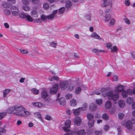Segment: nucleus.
Here are the masks:
<instances>
[{
    "label": "nucleus",
    "instance_id": "obj_1",
    "mask_svg": "<svg viewBox=\"0 0 135 135\" xmlns=\"http://www.w3.org/2000/svg\"><path fill=\"white\" fill-rule=\"evenodd\" d=\"M106 89L103 88L101 89V91L102 92V94L104 97H107L109 100H112L114 101H116L118 99L119 95L118 94H114L113 91H109L107 93L105 92Z\"/></svg>",
    "mask_w": 135,
    "mask_h": 135
},
{
    "label": "nucleus",
    "instance_id": "obj_2",
    "mask_svg": "<svg viewBox=\"0 0 135 135\" xmlns=\"http://www.w3.org/2000/svg\"><path fill=\"white\" fill-rule=\"evenodd\" d=\"M25 108L20 105H16L9 107L7 112L9 113H12L13 114L20 117L22 110Z\"/></svg>",
    "mask_w": 135,
    "mask_h": 135
},
{
    "label": "nucleus",
    "instance_id": "obj_3",
    "mask_svg": "<svg viewBox=\"0 0 135 135\" xmlns=\"http://www.w3.org/2000/svg\"><path fill=\"white\" fill-rule=\"evenodd\" d=\"M85 134L86 132L84 130H80L78 131H68L64 135H85Z\"/></svg>",
    "mask_w": 135,
    "mask_h": 135
},
{
    "label": "nucleus",
    "instance_id": "obj_4",
    "mask_svg": "<svg viewBox=\"0 0 135 135\" xmlns=\"http://www.w3.org/2000/svg\"><path fill=\"white\" fill-rule=\"evenodd\" d=\"M87 117L89 120L88 122V126L89 127H92L93 126L94 120H93L94 116L91 113H88L87 115Z\"/></svg>",
    "mask_w": 135,
    "mask_h": 135
},
{
    "label": "nucleus",
    "instance_id": "obj_5",
    "mask_svg": "<svg viewBox=\"0 0 135 135\" xmlns=\"http://www.w3.org/2000/svg\"><path fill=\"white\" fill-rule=\"evenodd\" d=\"M41 97L44 99L47 102H49L51 100L50 98L48 97L47 92L45 90H43L41 93Z\"/></svg>",
    "mask_w": 135,
    "mask_h": 135
},
{
    "label": "nucleus",
    "instance_id": "obj_6",
    "mask_svg": "<svg viewBox=\"0 0 135 135\" xmlns=\"http://www.w3.org/2000/svg\"><path fill=\"white\" fill-rule=\"evenodd\" d=\"M65 125L66 126H64L62 127V129L65 132L68 133V131H70L68 128L70 127L71 124V121L69 120H67L65 122Z\"/></svg>",
    "mask_w": 135,
    "mask_h": 135
},
{
    "label": "nucleus",
    "instance_id": "obj_7",
    "mask_svg": "<svg viewBox=\"0 0 135 135\" xmlns=\"http://www.w3.org/2000/svg\"><path fill=\"white\" fill-rule=\"evenodd\" d=\"M68 84V82L67 81H61L59 84V86L62 90L65 89Z\"/></svg>",
    "mask_w": 135,
    "mask_h": 135
},
{
    "label": "nucleus",
    "instance_id": "obj_8",
    "mask_svg": "<svg viewBox=\"0 0 135 135\" xmlns=\"http://www.w3.org/2000/svg\"><path fill=\"white\" fill-rule=\"evenodd\" d=\"M124 87L123 85L119 84L115 86L114 90L116 92H121L124 91Z\"/></svg>",
    "mask_w": 135,
    "mask_h": 135
},
{
    "label": "nucleus",
    "instance_id": "obj_9",
    "mask_svg": "<svg viewBox=\"0 0 135 135\" xmlns=\"http://www.w3.org/2000/svg\"><path fill=\"white\" fill-rule=\"evenodd\" d=\"M112 5V3L109 1H107V0H103L102 6L103 7H109L110 8H111Z\"/></svg>",
    "mask_w": 135,
    "mask_h": 135
},
{
    "label": "nucleus",
    "instance_id": "obj_10",
    "mask_svg": "<svg viewBox=\"0 0 135 135\" xmlns=\"http://www.w3.org/2000/svg\"><path fill=\"white\" fill-rule=\"evenodd\" d=\"M58 89V85L57 84H55L51 89L50 91V93L51 94L56 93Z\"/></svg>",
    "mask_w": 135,
    "mask_h": 135
},
{
    "label": "nucleus",
    "instance_id": "obj_11",
    "mask_svg": "<svg viewBox=\"0 0 135 135\" xmlns=\"http://www.w3.org/2000/svg\"><path fill=\"white\" fill-rule=\"evenodd\" d=\"M109 9H107L105 11V16L103 20L105 22H108L111 18L110 14L109 13Z\"/></svg>",
    "mask_w": 135,
    "mask_h": 135
},
{
    "label": "nucleus",
    "instance_id": "obj_12",
    "mask_svg": "<svg viewBox=\"0 0 135 135\" xmlns=\"http://www.w3.org/2000/svg\"><path fill=\"white\" fill-rule=\"evenodd\" d=\"M133 85L135 86L133 87V90L130 89H128L127 90V93L128 94L132 95L135 94V82L133 83Z\"/></svg>",
    "mask_w": 135,
    "mask_h": 135
},
{
    "label": "nucleus",
    "instance_id": "obj_13",
    "mask_svg": "<svg viewBox=\"0 0 135 135\" xmlns=\"http://www.w3.org/2000/svg\"><path fill=\"white\" fill-rule=\"evenodd\" d=\"M57 10H54L53 11L51 14L47 16V19L49 20H51L54 18L57 13Z\"/></svg>",
    "mask_w": 135,
    "mask_h": 135
},
{
    "label": "nucleus",
    "instance_id": "obj_14",
    "mask_svg": "<svg viewBox=\"0 0 135 135\" xmlns=\"http://www.w3.org/2000/svg\"><path fill=\"white\" fill-rule=\"evenodd\" d=\"M126 127L128 130H131L132 129L133 126L131 121L128 120L127 122Z\"/></svg>",
    "mask_w": 135,
    "mask_h": 135
},
{
    "label": "nucleus",
    "instance_id": "obj_15",
    "mask_svg": "<svg viewBox=\"0 0 135 135\" xmlns=\"http://www.w3.org/2000/svg\"><path fill=\"white\" fill-rule=\"evenodd\" d=\"M31 114V113L29 111L24 110V109L22 110V112L21 114L20 117H26L27 116L30 115Z\"/></svg>",
    "mask_w": 135,
    "mask_h": 135
},
{
    "label": "nucleus",
    "instance_id": "obj_16",
    "mask_svg": "<svg viewBox=\"0 0 135 135\" xmlns=\"http://www.w3.org/2000/svg\"><path fill=\"white\" fill-rule=\"evenodd\" d=\"M73 113L75 116L79 115L80 114V112L81 110L80 107L76 109L73 110Z\"/></svg>",
    "mask_w": 135,
    "mask_h": 135
},
{
    "label": "nucleus",
    "instance_id": "obj_17",
    "mask_svg": "<svg viewBox=\"0 0 135 135\" xmlns=\"http://www.w3.org/2000/svg\"><path fill=\"white\" fill-rule=\"evenodd\" d=\"M82 122V119L78 117H76L74 119V123L77 125H79Z\"/></svg>",
    "mask_w": 135,
    "mask_h": 135
},
{
    "label": "nucleus",
    "instance_id": "obj_18",
    "mask_svg": "<svg viewBox=\"0 0 135 135\" xmlns=\"http://www.w3.org/2000/svg\"><path fill=\"white\" fill-rule=\"evenodd\" d=\"M30 14L33 17H38V14L36 9H33L31 11Z\"/></svg>",
    "mask_w": 135,
    "mask_h": 135
},
{
    "label": "nucleus",
    "instance_id": "obj_19",
    "mask_svg": "<svg viewBox=\"0 0 135 135\" xmlns=\"http://www.w3.org/2000/svg\"><path fill=\"white\" fill-rule=\"evenodd\" d=\"M60 105L64 106L66 103L65 99L62 97L61 98L58 99Z\"/></svg>",
    "mask_w": 135,
    "mask_h": 135
},
{
    "label": "nucleus",
    "instance_id": "obj_20",
    "mask_svg": "<svg viewBox=\"0 0 135 135\" xmlns=\"http://www.w3.org/2000/svg\"><path fill=\"white\" fill-rule=\"evenodd\" d=\"M91 37H94L95 38L98 40H102V38L95 32H93L92 33L91 35Z\"/></svg>",
    "mask_w": 135,
    "mask_h": 135
},
{
    "label": "nucleus",
    "instance_id": "obj_21",
    "mask_svg": "<svg viewBox=\"0 0 135 135\" xmlns=\"http://www.w3.org/2000/svg\"><path fill=\"white\" fill-rule=\"evenodd\" d=\"M112 106V103L110 101H108L105 103V107L107 109L110 108Z\"/></svg>",
    "mask_w": 135,
    "mask_h": 135
},
{
    "label": "nucleus",
    "instance_id": "obj_22",
    "mask_svg": "<svg viewBox=\"0 0 135 135\" xmlns=\"http://www.w3.org/2000/svg\"><path fill=\"white\" fill-rule=\"evenodd\" d=\"M89 108L91 111L95 110L97 109V105L95 104L91 103L90 105Z\"/></svg>",
    "mask_w": 135,
    "mask_h": 135
},
{
    "label": "nucleus",
    "instance_id": "obj_23",
    "mask_svg": "<svg viewBox=\"0 0 135 135\" xmlns=\"http://www.w3.org/2000/svg\"><path fill=\"white\" fill-rule=\"evenodd\" d=\"M72 5V3L70 1L67 0L65 2V6L67 9L71 7Z\"/></svg>",
    "mask_w": 135,
    "mask_h": 135
},
{
    "label": "nucleus",
    "instance_id": "obj_24",
    "mask_svg": "<svg viewBox=\"0 0 135 135\" xmlns=\"http://www.w3.org/2000/svg\"><path fill=\"white\" fill-rule=\"evenodd\" d=\"M11 90L9 89H5L3 92V97H6L7 96V94L10 92Z\"/></svg>",
    "mask_w": 135,
    "mask_h": 135
},
{
    "label": "nucleus",
    "instance_id": "obj_25",
    "mask_svg": "<svg viewBox=\"0 0 135 135\" xmlns=\"http://www.w3.org/2000/svg\"><path fill=\"white\" fill-rule=\"evenodd\" d=\"M32 104L35 106L39 108H41L43 106V104L40 102L32 103Z\"/></svg>",
    "mask_w": 135,
    "mask_h": 135
},
{
    "label": "nucleus",
    "instance_id": "obj_26",
    "mask_svg": "<svg viewBox=\"0 0 135 135\" xmlns=\"http://www.w3.org/2000/svg\"><path fill=\"white\" fill-rule=\"evenodd\" d=\"M71 105L73 107H75L76 106L77 104V102L74 99H72L70 102Z\"/></svg>",
    "mask_w": 135,
    "mask_h": 135
},
{
    "label": "nucleus",
    "instance_id": "obj_27",
    "mask_svg": "<svg viewBox=\"0 0 135 135\" xmlns=\"http://www.w3.org/2000/svg\"><path fill=\"white\" fill-rule=\"evenodd\" d=\"M88 107V104L86 103H85L83 104L82 107H80V108L81 110L85 111L86 110Z\"/></svg>",
    "mask_w": 135,
    "mask_h": 135
},
{
    "label": "nucleus",
    "instance_id": "obj_28",
    "mask_svg": "<svg viewBox=\"0 0 135 135\" xmlns=\"http://www.w3.org/2000/svg\"><path fill=\"white\" fill-rule=\"evenodd\" d=\"M34 116L35 118H38L41 121L43 122L42 120L41 117V115L39 113H35L34 114Z\"/></svg>",
    "mask_w": 135,
    "mask_h": 135
},
{
    "label": "nucleus",
    "instance_id": "obj_29",
    "mask_svg": "<svg viewBox=\"0 0 135 135\" xmlns=\"http://www.w3.org/2000/svg\"><path fill=\"white\" fill-rule=\"evenodd\" d=\"M12 13L13 16H19V12L18 10L17 11H11Z\"/></svg>",
    "mask_w": 135,
    "mask_h": 135
},
{
    "label": "nucleus",
    "instance_id": "obj_30",
    "mask_svg": "<svg viewBox=\"0 0 135 135\" xmlns=\"http://www.w3.org/2000/svg\"><path fill=\"white\" fill-rule=\"evenodd\" d=\"M118 105L121 108L123 107L125 105V102L123 100H119L118 102Z\"/></svg>",
    "mask_w": 135,
    "mask_h": 135
},
{
    "label": "nucleus",
    "instance_id": "obj_31",
    "mask_svg": "<svg viewBox=\"0 0 135 135\" xmlns=\"http://www.w3.org/2000/svg\"><path fill=\"white\" fill-rule=\"evenodd\" d=\"M133 99L132 98L128 97L127 99L126 102L127 104H130L133 102Z\"/></svg>",
    "mask_w": 135,
    "mask_h": 135
},
{
    "label": "nucleus",
    "instance_id": "obj_32",
    "mask_svg": "<svg viewBox=\"0 0 135 135\" xmlns=\"http://www.w3.org/2000/svg\"><path fill=\"white\" fill-rule=\"evenodd\" d=\"M23 9L26 11H28L30 10V8L27 5H23L22 7Z\"/></svg>",
    "mask_w": 135,
    "mask_h": 135
},
{
    "label": "nucleus",
    "instance_id": "obj_33",
    "mask_svg": "<svg viewBox=\"0 0 135 135\" xmlns=\"http://www.w3.org/2000/svg\"><path fill=\"white\" fill-rule=\"evenodd\" d=\"M27 21L29 22H31L33 21V18L29 15L27 14L26 18Z\"/></svg>",
    "mask_w": 135,
    "mask_h": 135
},
{
    "label": "nucleus",
    "instance_id": "obj_34",
    "mask_svg": "<svg viewBox=\"0 0 135 135\" xmlns=\"http://www.w3.org/2000/svg\"><path fill=\"white\" fill-rule=\"evenodd\" d=\"M102 118L105 120H107L109 119V117L107 113H104L102 115Z\"/></svg>",
    "mask_w": 135,
    "mask_h": 135
},
{
    "label": "nucleus",
    "instance_id": "obj_35",
    "mask_svg": "<svg viewBox=\"0 0 135 135\" xmlns=\"http://www.w3.org/2000/svg\"><path fill=\"white\" fill-rule=\"evenodd\" d=\"M110 49L111 50V52H116L118 51L117 48L115 46H114L111 47Z\"/></svg>",
    "mask_w": 135,
    "mask_h": 135
},
{
    "label": "nucleus",
    "instance_id": "obj_36",
    "mask_svg": "<svg viewBox=\"0 0 135 135\" xmlns=\"http://www.w3.org/2000/svg\"><path fill=\"white\" fill-rule=\"evenodd\" d=\"M50 46L54 48H56L57 45V43L56 41L52 42L50 43Z\"/></svg>",
    "mask_w": 135,
    "mask_h": 135
},
{
    "label": "nucleus",
    "instance_id": "obj_37",
    "mask_svg": "<svg viewBox=\"0 0 135 135\" xmlns=\"http://www.w3.org/2000/svg\"><path fill=\"white\" fill-rule=\"evenodd\" d=\"M7 113L6 112H3L0 113V120L2 119L6 115Z\"/></svg>",
    "mask_w": 135,
    "mask_h": 135
},
{
    "label": "nucleus",
    "instance_id": "obj_38",
    "mask_svg": "<svg viewBox=\"0 0 135 135\" xmlns=\"http://www.w3.org/2000/svg\"><path fill=\"white\" fill-rule=\"evenodd\" d=\"M81 89L80 87H77L75 90V93L76 94H79L81 92Z\"/></svg>",
    "mask_w": 135,
    "mask_h": 135
},
{
    "label": "nucleus",
    "instance_id": "obj_39",
    "mask_svg": "<svg viewBox=\"0 0 135 135\" xmlns=\"http://www.w3.org/2000/svg\"><path fill=\"white\" fill-rule=\"evenodd\" d=\"M50 81H54L55 80L57 81L59 80V78L56 76H54L51 78L49 79Z\"/></svg>",
    "mask_w": 135,
    "mask_h": 135
},
{
    "label": "nucleus",
    "instance_id": "obj_40",
    "mask_svg": "<svg viewBox=\"0 0 135 135\" xmlns=\"http://www.w3.org/2000/svg\"><path fill=\"white\" fill-rule=\"evenodd\" d=\"M27 15V14L22 13L20 14L19 13V16L21 18H26Z\"/></svg>",
    "mask_w": 135,
    "mask_h": 135
},
{
    "label": "nucleus",
    "instance_id": "obj_41",
    "mask_svg": "<svg viewBox=\"0 0 135 135\" xmlns=\"http://www.w3.org/2000/svg\"><path fill=\"white\" fill-rule=\"evenodd\" d=\"M103 102V100L102 99H98L96 100V103L99 105L101 104Z\"/></svg>",
    "mask_w": 135,
    "mask_h": 135
},
{
    "label": "nucleus",
    "instance_id": "obj_42",
    "mask_svg": "<svg viewBox=\"0 0 135 135\" xmlns=\"http://www.w3.org/2000/svg\"><path fill=\"white\" fill-rule=\"evenodd\" d=\"M65 10V8L64 7H62L59 9V13L60 14L63 13Z\"/></svg>",
    "mask_w": 135,
    "mask_h": 135
},
{
    "label": "nucleus",
    "instance_id": "obj_43",
    "mask_svg": "<svg viewBox=\"0 0 135 135\" xmlns=\"http://www.w3.org/2000/svg\"><path fill=\"white\" fill-rule=\"evenodd\" d=\"M4 14L7 15H9L11 13L10 10L7 9H4Z\"/></svg>",
    "mask_w": 135,
    "mask_h": 135
},
{
    "label": "nucleus",
    "instance_id": "obj_44",
    "mask_svg": "<svg viewBox=\"0 0 135 135\" xmlns=\"http://www.w3.org/2000/svg\"><path fill=\"white\" fill-rule=\"evenodd\" d=\"M9 4L6 2H4L2 3V6L4 8L9 7Z\"/></svg>",
    "mask_w": 135,
    "mask_h": 135
},
{
    "label": "nucleus",
    "instance_id": "obj_45",
    "mask_svg": "<svg viewBox=\"0 0 135 135\" xmlns=\"http://www.w3.org/2000/svg\"><path fill=\"white\" fill-rule=\"evenodd\" d=\"M5 129L3 128H1L0 130V135H3V133L5 132Z\"/></svg>",
    "mask_w": 135,
    "mask_h": 135
},
{
    "label": "nucleus",
    "instance_id": "obj_46",
    "mask_svg": "<svg viewBox=\"0 0 135 135\" xmlns=\"http://www.w3.org/2000/svg\"><path fill=\"white\" fill-rule=\"evenodd\" d=\"M32 91L33 94H38L39 93L38 90L35 88L32 89Z\"/></svg>",
    "mask_w": 135,
    "mask_h": 135
},
{
    "label": "nucleus",
    "instance_id": "obj_47",
    "mask_svg": "<svg viewBox=\"0 0 135 135\" xmlns=\"http://www.w3.org/2000/svg\"><path fill=\"white\" fill-rule=\"evenodd\" d=\"M115 22V20L113 18H112L109 23V26H110L113 25Z\"/></svg>",
    "mask_w": 135,
    "mask_h": 135
},
{
    "label": "nucleus",
    "instance_id": "obj_48",
    "mask_svg": "<svg viewBox=\"0 0 135 135\" xmlns=\"http://www.w3.org/2000/svg\"><path fill=\"white\" fill-rule=\"evenodd\" d=\"M41 20L44 21L46 20L47 19V16H46L44 15H42L41 16Z\"/></svg>",
    "mask_w": 135,
    "mask_h": 135
},
{
    "label": "nucleus",
    "instance_id": "obj_49",
    "mask_svg": "<svg viewBox=\"0 0 135 135\" xmlns=\"http://www.w3.org/2000/svg\"><path fill=\"white\" fill-rule=\"evenodd\" d=\"M33 4H36L39 3L40 0H28Z\"/></svg>",
    "mask_w": 135,
    "mask_h": 135
},
{
    "label": "nucleus",
    "instance_id": "obj_50",
    "mask_svg": "<svg viewBox=\"0 0 135 135\" xmlns=\"http://www.w3.org/2000/svg\"><path fill=\"white\" fill-rule=\"evenodd\" d=\"M22 2L25 5H27L29 4V1L27 0H22Z\"/></svg>",
    "mask_w": 135,
    "mask_h": 135
},
{
    "label": "nucleus",
    "instance_id": "obj_51",
    "mask_svg": "<svg viewBox=\"0 0 135 135\" xmlns=\"http://www.w3.org/2000/svg\"><path fill=\"white\" fill-rule=\"evenodd\" d=\"M72 94H68L65 96V98L67 99H69L72 98Z\"/></svg>",
    "mask_w": 135,
    "mask_h": 135
},
{
    "label": "nucleus",
    "instance_id": "obj_52",
    "mask_svg": "<svg viewBox=\"0 0 135 135\" xmlns=\"http://www.w3.org/2000/svg\"><path fill=\"white\" fill-rule=\"evenodd\" d=\"M122 95L123 97L124 98H126L127 96V91H122Z\"/></svg>",
    "mask_w": 135,
    "mask_h": 135
},
{
    "label": "nucleus",
    "instance_id": "obj_53",
    "mask_svg": "<svg viewBox=\"0 0 135 135\" xmlns=\"http://www.w3.org/2000/svg\"><path fill=\"white\" fill-rule=\"evenodd\" d=\"M96 135H101L103 133V132L102 131H96L95 132Z\"/></svg>",
    "mask_w": 135,
    "mask_h": 135
},
{
    "label": "nucleus",
    "instance_id": "obj_54",
    "mask_svg": "<svg viewBox=\"0 0 135 135\" xmlns=\"http://www.w3.org/2000/svg\"><path fill=\"white\" fill-rule=\"evenodd\" d=\"M43 7L45 9H47L49 8V5L46 3H45L44 4Z\"/></svg>",
    "mask_w": 135,
    "mask_h": 135
},
{
    "label": "nucleus",
    "instance_id": "obj_55",
    "mask_svg": "<svg viewBox=\"0 0 135 135\" xmlns=\"http://www.w3.org/2000/svg\"><path fill=\"white\" fill-rule=\"evenodd\" d=\"M21 52L23 54H26L28 53V51L25 49H21L20 50Z\"/></svg>",
    "mask_w": 135,
    "mask_h": 135
},
{
    "label": "nucleus",
    "instance_id": "obj_56",
    "mask_svg": "<svg viewBox=\"0 0 135 135\" xmlns=\"http://www.w3.org/2000/svg\"><path fill=\"white\" fill-rule=\"evenodd\" d=\"M112 44L110 43H108L106 44V47L108 49H110L112 47Z\"/></svg>",
    "mask_w": 135,
    "mask_h": 135
},
{
    "label": "nucleus",
    "instance_id": "obj_57",
    "mask_svg": "<svg viewBox=\"0 0 135 135\" xmlns=\"http://www.w3.org/2000/svg\"><path fill=\"white\" fill-rule=\"evenodd\" d=\"M125 4L126 6H129L130 4L129 0H125Z\"/></svg>",
    "mask_w": 135,
    "mask_h": 135
},
{
    "label": "nucleus",
    "instance_id": "obj_58",
    "mask_svg": "<svg viewBox=\"0 0 135 135\" xmlns=\"http://www.w3.org/2000/svg\"><path fill=\"white\" fill-rule=\"evenodd\" d=\"M117 130L118 131V135H120L121 133V127H119L117 128Z\"/></svg>",
    "mask_w": 135,
    "mask_h": 135
},
{
    "label": "nucleus",
    "instance_id": "obj_59",
    "mask_svg": "<svg viewBox=\"0 0 135 135\" xmlns=\"http://www.w3.org/2000/svg\"><path fill=\"white\" fill-rule=\"evenodd\" d=\"M118 116L119 119H121L123 118L124 115L122 113H120L119 114Z\"/></svg>",
    "mask_w": 135,
    "mask_h": 135
},
{
    "label": "nucleus",
    "instance_id": "obj_60",
    "mask_svg": "<svg viewBox=\"0 0 135 135\" xmlns=\"http://www.w3.org/2000/svg\"><path fill=\"white\" fill-rule=\"evenodd\" d=\"M124 20L125 22L128 25H130L131 24V22L129 19L127 18H126L124 19Z\"/></svg>",
    "mask_w": 135,
    "mask_h": 135
},
{
    "label": "nucleus",
    "instance_id": "obj_61",
    "mask_svg": "<svg viewBox=\"0 0 135 135\" xmlns=\"http://www.w3.org/2000/svg\"><path fill=\"white\" fill-rule=\"evenodd\" d=\"M45 119L48 120H50L52 119L51 116L49 115H47L46 116Z\"/></svg>",
    "mask_w": 135,
    "mask_h": 135
},
{
    "label": "nucleus",
    "instance_id": "obj_62",
    "mask_svg": "<svg viewBox=\"0 0 135 135\" xmlns=\"http://www.w3.org/2000/svg\"><path fill=\"white\" fill-rule=\"evenodd\" d=\"M113 79L114 81H117L118 80V78L117 76L115 75H113Z\"/></svg>",
    "mask_w": 135,
    "mask_h": 135
},
{
    "label": "nucleus",
    "instance_id": "obj_63",
    "mask_svg": "<svg viewBox=\"0 0 135 135\" xmlns=\"http://www.w3.org/2000/svg\"><path fill=\"white\" fill-rule=\"evenodd\" d=\"M11 9L17 10H18V8L17 6H12L11 7Z\"/></svg>",
    "mask_w": 135,
    "mask_h": 135
},
{
    "label": "nucleus",
    "instance_id": "obj_64",
    "mask_svg": "<svg viewBox=\"0 0 135 135\" xmlns=\"http://www.w3.org/2000/svg\"><path fill=\"white\" fill-rule=\"evenodd\" d=\"M99 49H93L92 50V52L95 53H99Z\"/></svg>",
    "mask_w": 135,
    "mask_h": 135
}]
</instances>
